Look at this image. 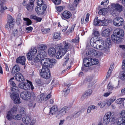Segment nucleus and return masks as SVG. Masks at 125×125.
<instances>
[{"label": "nucleus", "mask_w": 125, "mask_h": 125, "mask_svg": "<svg viewBox=\"0 0 125 125\" xmlns=\"http://www.w3.org/2000/svg\"><path fill=\"white\" fill-rule=\"evenodd\" d=\"M97 43L98 44V46H100V45H102L104 44L103 41L101 40H99L97 41Z\"/></svg>", "instance_id": "53"}, {"label": "nucleus", "mask_w": 125, "mask_h": 125, "mask_svg": "<svg viewBox=\"0 0 125 125\" xmlns=\"http://www.w3.org/2000/svg\"><path fill=\"white\" fill-rule=\"evenodd\" d=\"M125 99L124 98H119L116 100L115 102L117 104H120L123 102Z\"/></svg>", "instance_id": "44"}, {"label": "nucleus", "mask_w": 125, "mask_h": 125, "mask_svg": "<svg viewBox=\"0 0 125 125\" xmlns=\"http://www.w3.org/2000/svg\"><path fill=\"white\" fill-rule=\"evenodd\" d=\"M112 70H111V68H109L107 73V74L106 76L107 78H108L110 76L111 73L112 72Z\"/></svg>", "instance_id": "58"}, {"label": "nucleus", "mask_w": 125, "mask_h": 125, "mask_svg": "<svg viewBox=\"0 0 125 125\" xmlns=\"http://www.w3.org/2000/svg\"><path fill=\"white\" fill-rule=\"evenodd\" d=\"M24 20L25 21H26V24L27 25H29L31 24V21L29 19L27 18H24Z\"/></svg>", "instance_id": "49"}, {"label": "nucleus", "mask_w": 125, "mask_h": 125, "mask_svg": "<svg viewBox=\"0 0 125 125\" xmlns=\"http://www.w3.org/2000/svg\"><path fill=\"white\" fill-rule=\"evenodd\" d=\"M98 52L94 49L90 48L88 49L86 53H87L90 57H93L94 56H97L98 54Z\"/></svg>", "instance_id": "17"}, {"label": "nucleus", "mask_w": 125, "mask_h": 125, "mask_svg": "<svg viewBox=\"0 0 125 125\" xmlns=\"http://www.w3.org/2000/svg\"><path fill=\"white\" fill-rule=\"evenodd\" d=\"M87 67L85 66L84 65L81 68L82 71L85 72H87L88 70V68L86 67Z\"/></svg>", "instance_id": "55"}, {"label": "nucleus", "mask_w": 125, "mask_h": 125, "mask_svg": "<svg viewBox=\"0 0 125 125\" xmlns=\"http://www.w3.org/2000/svg\"><path fill=\"white\" fill-rule=\"evenodd\" d=\"M100 25L103 26H106L108 24L109 20L107 19H104L103 20L100 21Z\"/></svg>", "instance_id": "29"}, {"label": "nucleus", "mask_w": 125, "mask_h": 125, "mask_svg": "<svg viewBox=\"0 0 125 125\" xmlns=\"http://www.w3.org/2000/svg\"><path fill=\"white\" fill-rule=\"evenodd\" d=\"M116 99V97L115 96H113L111 97L110 99H105V102H106L107 105L110 106Z\"/></svg>", "instance_id": "24"}, {"label": "nucleus", "mask_w": 125, "mask_h": 125, "mask_svg": "<svg viewBox=\"0 0 125 125\" xmlns=\"http://www.w3.org/2000/svg\"><path fill=\"white\" fill-rule=\"evenodd\" d=\"M35 103H34L33 102H30L29 105L30 107L34 108L35 105Z\"/></svg>", "instance_id": "56"}, {"label": "nucleus", "mask_w": 125, "mask_h": 125, "mask_svg": "<svg viewBox=\"0 0 125 125\" xmlns=\"http://www.w3.org/2000/svg\"><path fill=\"white\" fill-rule=\"evenodd\" d=\"M120 78L123 80H125V71H123L121 72Z\"/></svg>", "instance_id": "38"}, {"label": "nucleus", "mask_w": 125, "mask_h": 125, "mask_svg": "<svg viewBox=\"0 0 125 125\" xmlns=\"http://www.w3.org/2000/svg\"><path fill=\"white\" fill-rule=\"evenodd\" d=\"M110 29L109 28H107L102 32L101 34L104 37H107L110 35Z\"/></svg>", "instance_id": "25"}, {"label": "nucleus", "mask_w": 125, "mask_h": 125, "mask_svg": "<svg viewBox=\"0 0 125 125\" xmlns=\"http://www.w3.org/2000/svg\"><path fill=\"white\" fill-rule=\"evenodd\" d=\"M68 8L72 10H74V8L73 6L71 4H69Z\"/></svg>", "instance_id": "62"}, {"label": "nucleus", "mask_w": 125, "mask_h": 125, "mask_svg": "<svg viewBox=\"0 0 125 125\" xmlns=\"http://www.w3.org/2000/svg\"><path fill=\"white\" fill-rule=\"evenodd\" d=\"M98 17L96 18L94 20L93 24L95 26H99L100 25V20L98 19Z\"/></svg>", "instance_id": "33"}, {"label": "nucleus", "mask_w": 125, "mask_h": 125, "mask_svg": "<svg viewBox=\"0 0 125 125\" xmlns=\"http://www.w3.org/2000/svg\"><path fill=\"white\" fill-rule=\"evenodd\" d=\"M124 22V19L121 17H118L114 19L113 23L115 25L119 26H122Z\"/></svg>", "instance_id": "10"}, {"label": "nucleus", "mask_w": 125, "mask_h": 125, "mask_svg": "<svg viewBox=\"0 0 125 125\" xmlns=\"http://www.w3.org/2000/svg\"><path fill=\"white\" fill-rule=\"evenodd\" d=\"M72 16L71 13L68 11H65L62 14V18L68 19Z\"/></svg>", "instance_id": "20"}, {"label": "nucleus", "mask_w": 125, "mask_h": 125, "mask_svg": "<svg viewBox=\"0 0 125 125\" xmlns=\"http://www.w3.org/2000/svg\"><path fill=\"white\" fill-rule=\"evenodd\" d=\"M112 43V41L110 38H108L106 39L105 43L104 44L106 46H107L108 48L109 47V46L111 45Z\"/></svg>", "instance_id": "36"}, {"label": "nucleus", "mask_w": 125, "mask_h": 125, "mask_svg": "<svg viewBox=\"0 0 125 125\" xmlns=\"http://www.w3.org/2000/svg\"><path fill=\"white\" fill-rule=\"evenodd\" d=\"M51 96L52 95L51 94H49L46 96H45L44 94H42L38 96V98L39 101L40 102H41L42 101H46L48 99L50 98Z\"/></svg>", "instance_id": "15"}, {"label": "nucleus", "mask_w": 125, "mask_h": 125, "mask_svg": "<svg viewBox=\"0 0 125 125\" xmlns=\"http://www.w3.org/2000/svg\"><path fill=\"white\" fill-rule=\"evenodd\" d=\"M25 109L23 107H22L19 110V112L20 114H21L22 116H24L25 114Z\"/></svg>", "instance_id": "41"}, {"label": "nucleus", "mask_w": 125, "mask_h": 125, "mask_svg": "<svg viewBox=\"0 0 125 125\" xmlns=\"http://www.w3.org/2000/svg\"><path fill=\"white\" fill-rule=\"evenodd\" d=\"M46 56L45 55L44 53H42V54L39 53L36 57L34 59V62L35 63L37 64L39 63H40L41 65H42V67H43V64H43V63H42V61H44V62H46V61H48V62H46L47 63H46V65H48V63H53L54 62H55L54 61L56 60L54 59H50L49 58H44Z\"/></svg>", "instance_id": "5"}, {"label": "nucleus", "mask_w": 125, "mask_h": 125, "mask_svg": "<svg viewBox=\"0 0 125 125\" xmlns=\"http://www.w3.org/2000/svg\"><path fill=\"white\" fill-rule=\"evenodd\" d=\"M17 111V107L16 106H13V107L9 111H10L11 113L13 114L14 113H16Z\"/></svg>", "instance_id": "45"}, {"label": "nucleus", "mask_w": 125, "mask_h": 125, "mask_svg": "<svg viewBox=\"0 0 125 125\" xmlns=\"http://www.w3.org/2000/svg\"><path fill=\"white\" fill-rule=\"evenodd\" d=\"M55 62L53 63H48V65H46L45 63H46V62H44V61H43L42 62V63L44 64H43V67H42V69L41 70L40 72V74L41 76L43 78H44L46 79H49L50 76V72L49 69L48 68V67L50 68H52L53 66L54 65L55 63L56 62V60L54 61ZM48 62V61H46V62Z\"/></svg>", "instance_id": "2"}, {"label": "nucleus", "mask_w": 125, "mask_h": 125, "mask_svg": "<svg viewBox=\"0 0 125 125\" xmlns=\"http://www.w3.org/2000/svg\"><path fill=\"white\" fill-rule=\"evenodd\" d=\"M60 33L59 32H55L54 34V39L58 40L61 39V36H60Z\"/></svg>", "instance_id": "37"}, {"label": "nucleus", "mask_w": 125, "mask_h": 125, "mask_svg": "<svg viewBox=\"0 0 125 125\" xmlns=\"http://www.w3.org/2000/svg\"><path fill=\"white\" fill-rule=\"evenodd\" d=\"M64 59L65 60L66 59V60L65 61L63 64V66H64L67 63V62L69 60V55L67 54L64 57Z\"/></svg>", "instance_id": "43"}, {"label": "nucleus", "mask_w": 125, "mask_h": 125, "mask_svg": "<svg viewBox=\"0 0 125 125\" xmlns=\"http://www.w3.org/2000/svg\"><path fill=\"white\" fill-rule=\"evenodd\" d=\"M103 123L106 125H115L116 123L118 125H125V120L123 118L120 117L118 121L114 113L110 112L105 114L104 117Z\"/></svg>", "instance_id": "1"}, {"label": "nucleus", "mask_w": 125, "mask_h": 125, "mask_svg": "<svg viewBox=\"0 0 125 125\" xmlns=\"http://www.w3.org/2000/svg\"><path fill=\"white\" fill-rule=\"evenodd\" d=\"M93 34L95 36H98L99 35V33L98 31H95L94 32Z\"/></svg>", "instance_id": "63"}, {"label": "nucleus", "mask_w": 125, "mask_h": 125, "mask_svg": "<svg viewBox=\"0 0 125 125\" xmlns=\"http://www.w3.org/2000/svg\"><path fill=\"white\" fill-rule=\"evenodd\" d=\"M49 28L42 29V31L44 33H46L50 31Z\"/></svg>", "instance_id": "52"}, {"label": "nucleus", "mask_w": 125, "mask_h": 125, "mask_svg": "<svg viewBox=\"0 0 125 125\" xmlns=\"http://www.w3.org/2000/svg\"><path fill=\"white\" fill-rule=\"evenodd\" d=\"M10 84L13 86L11 88V93H10V96L12 100H13L14 103L16 104H19L21 103L19 92L18 88L17 86H14L16 84L13 81L9 82Z\"/></svg>", "instance_id": "3"}, {"label": "nucleus", "mask_w": 125, "mask_h": 125, "mask_svg": "<svg viewBox=\"0 0 125 125\" xmlns=\"http://www.w3.org/2000/svg\"><path fill=\"white\" fill-rule=\"evenodd\" d=\"M88 96L87 94L86 93L84 94L81 97V99L82 100H83L85 98H87Z\"/></svg>", "instance_id": "54"}, {"label": "nucleus", "mask_w": 125, "mask_h": 125, "mask_svg": "<svg viewBox=\"0 0 125 125\" xmlns=\"http://www.w3.org/2000/svg\"><path fill=\"white\" fill-rule=\"evenodd\" d=\"M89 108H90L91 110L93 109H94V110H96L97 109V107L94 105H91L89 106Z\"/></svg>", "instance_id": "60"}, {"label": "nucleus", "mask_w": 125, "mask_h": 125, "mask_svg": "<svg viewBox=\"0 0 125 125\" xmlns=\"http://www.w3.org/2000/svg\"><path fill=\"white\" fill-rule=\"evenodd\" d=\"M56 9L58 11L60 12L61 11L63 10V8L62 6H59L57 7Z\"/></svg>", "instance_id": "59"}, {"label": "nucleus", "mask_w": 125, "mask_h": 125, "mask_svg": "<svg viewBox=\"0 0 125 125\" xmlns=\"http://www.w3.org/2000/svg\"><path fill=\"white\" fill-rule=\"evenodd\" d=\"M58 110V108L57 105H53L50 109V111L49 113V115L51 114L52 115L55 114L57 112Z\"/></svg>", "instance_id": "21"}, {"label": "nucleus", "mask_w": 125, "mask_h": 125, "mask_svg": "<svg viewBox=\"0 0 125 125\" xmlns=\"http://www.w3.org/2000/svg\"><path fill=\"white\" fill-rule=\"evenodd\" d=\"M47 46L46 44H40L38 45L37 48L39 50V53L40 54L44 53L45 55L46 56V53L44 51L46 49Z\"/></svg>", "instance_id": "14"}, {"label": "nucleus", "mask_w": 125, "mask_h": 125, "mask_svg": "<svg viewBox=\"0 0 125 125\" xmlns=\"http://www.w3.org/2000/svg\"><path fill=\"white\" fill-rule=\"evenodd\" d=\"M56 52L55 49L53 47H51L49 49L48 53L50 56L54 57L55 56Z\"/></svg>", "instance_id": "23"}, {"label": "nucleus", "mask_w": 125, "mask_h": 125, "mask_svg": "<svg viewBox=\"0 0 125 125\" xmlns=\"http://www.w3.org/2000/svg\"><path fill=\"white\" fill-rule=\"evenodd\" d=\"M20 68L19 65H15L12 68L11 71L12 74H14L16 73L19 71Z\"/></svg>", "instance_id": "28"}, {"label": "nucleus", "mask_w": 125, "mask_h": 125, "mask_svg": "<svg viewBox=\"0 0 125 125\" xmlns=\"http://www.w3.org/2000/svg\"><path fill=\"white\" fill-rule=\"evenodd\" d=\"M63 91L64 92V96H66L70 92V89L68 88L66 89H64L63 90Z\"/></svg>", "instance_id": "46"}, {"label": "nucleus", "mask_w": 125, "mask_h": 125, "mask_svg": "<svg viewBox=\"0 0 125 125\" xmlns=\"http://www.w3.org/2000/svg\"><path fill=\"white\" fill-rule=\"evenodd\" d=\"M79 37H77L75 39H72V41L74 43H77L79 42Z\"/></svg>", "instance_id": "51"}, {"label": "nucleus", "mask_w": 125, "mask_h": 125, "mask_svg": "<svg viewBox=\"0 0 125 125\" xmlns=\"http://www.w3.org/2000/svg\"><path fill=\"white\" fill-rule=\"evenodd\" d=\"M26 61L25 57L24 56H21L17 58L16 62L17 63H20L22 65H25Z\"/></svg>", "instance_id": "18"}, {"label": "nucleus", "mask_w": 125, "mask_h": 125, "mask_svg": "<svg viewBox=\"0 0 125 125\" xmlns=\"http://www.w3.org/2000/svg\"><path fill=\"white\" fill-rule=\"evenodd\" d=\"M123 7L119 3H113L111 5V8L110 10L109 8L108 10L110 11V13L113 16L116 15L117 11L121 12L123 10Z\"/></svg>", "instance_id": "6"}, {"label": "nucleus", "mask_w": 125, "mask_h": 125, "mask_svg": "<svg viewBox=\"0 0 125 125\" xmlns=\"http://www.w3.org/2000/svg\"><path fill=\"white\" fill-rule=\"evenodd\" d=\"M88 59L86 58H85L83 60V64L86 67H88L90 66L91 64H90V62L88 61V59Z\"/></svg>", "instance_id": "34"}, {"label": "nucleus", "mask_w": 125, "mask_h": 125, "mask_svg": "<svg viewBox=\"0 0 125 125\" xmlns=\"http://www.w3.org/2000/svg\"><path fill=\"white\" fill-rule=\"evenodd\" d=\"M107 104L106 102H105V99L102 103L101 102H100L98 104V105H100V107L101 108L104 107L105 105Z\"/></svg>", "instance_id": "40"}, {"label": "nucleus", "mask_w": 125, "mask_h": 125, "mask_svg": "<svg viewBox=\"0 0 125 125\" xmlns=\"http://www.w3.org/2000/svg\"><path fill=\"white\" fill-rule=\"evenodd\" d=\"M21 97L25 100H28L31 98V94L30 92L25 91L22 92L20 94Z\"/></svg>", "instance_id": "9"}, {"label": "nucleus", "mask_w": 125, "mask_h": 125, "mask_svg": "<svg viewBox=\"0 0 125 125\" xmlns=\"http://www.w3.org/2000/svg\"><path fill=\"white\" fill-rule=\"evenodd\" d=\"M63 45L64 46V47L66 50H68L69 49L71 45V44L67 42L66 41H63L62 42Z\"/></svg>", "instance_id": "31"}, {"label": "nucleus", "mask_w": 125, "mask_h": 125, "mask_svg": "<svg viewBox=\"0 0 125 125\" xmlns=\"http://www.w3.org/2000/svg\"><path fill=\"white\" fill-rule=\"evenodd\" d=\"M62 54V55H64L66 53L67 50L65 49L62 48L58 51Z\"/></svg>", "instance_id": "42"}, {"label": "nucleus", "mask_w": 125, "mask_h": 125, "mask_svg": "<svg viewBox=\"0 0 125 125\" xmlns=\"http://www.w3.org/2000/svg\"><path fill=\"white\" fill-rule=\"evenodd\" d=\"M94 38H91L90 41V45L94 48L97 49V45L98 44L97 43V40H95L94 39Z\"/></svg>", "instance_id": "22"}, {"label": "nucleus", "mask_w": 125, "mask_h": 125, "mask_svg": "<svg viewBox=\"0 0 125 125\" xmlns=\"http://www.w3.org/2000/svg\"><path fill=\"white\" fill-rule=\"evenodd\" d=\"M108 48L107 46H106L104 44L102 45H100V46H98L97 49L100 50H103L104 51H106Z\"/></svg>", "instance_id": "32"}, {"label": "nucleus", "mask_w": 125, "mask_h": 125, "mask_svg": "<svg viewBox=\"0 0 125 125\" xmlns=\"http://www.w3.org/2000/svg\"><path fill=\"white\" fill-rule=\"evenodd\" d=\"M107 12L106 8H102L98 12V14L100 15H104Z\"/></svg>", "instance_id": "30"}, {"label": "nucleus", "mask_w": 125, "mask_h": 125, "mask_svg": "<svg viewBox=\"0 0 125 125\" xmlns=\"http://www.w3.org/2000/svg\"><path fill=\"white\" fill-rule=\"evenodd\" d=\"M14 77L15 79L19 82H23L25 80L22 74L19 72L16 73Z\"/></svg>", "instance_id": "16"}, {"label": "nucleus", "mask_w": 125, "mask_h": 125, "mask_svg": "<svg viewBox=\"0 0 125 125\" xmlns=\"http://www.w3.org/2000/svg\"><path fill=\"white\" fill-rule=\"evenodd\" d=\"M124 34V31L123 30L116 29L114 31V34L111 35V39L114 42L119 43L123 39Z\"/></svg>", "instance_id": "4"}, {"label": "nucleus", "mask_w": 125, "mask_h": 125, "mask_svg": "<svg viewBox=\"0 0 125 125\" xmlns=\"http://www.w3.org/2000/svg\"><path fill=\"white\" fill-rule=\"evenodd\" d=\"M27 83H27H22L19 84V87L21 89L26 90H30L31 88L32 90L33 89V87L32 85V83L30 81L27 80Z\"/></svg>", "instance_id": "7"}, {"label": "nucleus", "mask_w": 125, "mask_h": 125, "mask_svg": "<svg viewBox=\"0 0 125 125\" xmlns=\"http://www.w3.org/2000/svg\"><path fill=\"white\" fill-rule=\"evenodd\" d=\"M46 8V5H42V6H37L35 8V10L38 14L42 15L45 11Z\"/></svg>", "instance_id": "8"}, {"label": "nucleus", "mask_w": 125, "mask_h": 125, "mask_svg": "<svg viewBox=\"0 0 125 125\" xmlns=\"http://www.w3.org/2000/svg\"><path fill=\"white\" fill-rule=\"evenodd\" d=\"M54 4L56 5H58L61 2V0H52Z\"/></svg>", "instance_id": "50"}, {"label": "nucleus", "mask_w": 125, "mask_h": 125, "mask_svg": "<svg viewBox=\"0 0 125 125\" xmlns=\"http://www.w3.org/2000/svg\"><path fill=\"white\" fill-rule=\"evenodd\" d=\"M26 0H24L22 3L23 5L25 6L26 8L28 11H30L32 10L33 8L34 5L30 3L26 4Z\"/></svg>", "instance_id": "19"}, {"label": "nucleus", "mask_w": 125, "mask_h": 125, "mask_svg": "<svg viewBox=\"0 0 125 125\" xmlns=\"http://www.w3.org/2000/svg\"><path fill=\"white\" fill-rule=\"evenodd\" d=\"M37 52V50L35 47L31 49V51L27 54V56L28 59L29 60H32Z\"/></svg>", "instance_id": "12"}, {"label": "nucleus", "mask_w": 125, "mask_h": 125, "mask_svg": "<svg viewBox=\"0 0 125 125\" xmlns=\"http://www.w3.org/2000/svg\"><path fill=\"white\" fill-rule=\"evenodd\" d=\"M92 80V78L91 76H89L87 77L86 80L88 82L91 81Z\"/></svg>", "instance_id": "61"}, {"label": "nucleus", "mask_w": 125, "mask_h": 125, "mask_svg": "<svg viewBox=\"0 0 125 125\" xmlns=\"http://www.w3.org/2000/svg\"><path fill=\"white\" fill-rule=\"evenodd\" d=\"M21 114H18L15 116L13 115V118L16 120H20L21 118Z\"/></svg>", "instance_id": "39"}, {"label": "nucleus", "mask_w": 125, "mask_h": 125, "mask_svg": "<svg viewBox=\"0 0 125 125\" xmlns=\"http://www.w3.org/2000/svg\"><path fill=\"white\" fill-rule=\"evenodd\" d=\"M13 114L10 111H9L8 112L6 117L8 120L10 121L13 118V115H12Z\"/></svg>", "instance_id": "35"}, {"label": "nucleus", "mask_w": 125, "mask_h": 125, "mask_svg": "<svg viewBox=\"0 0 125 125\" xmlns=\"http://www.w3.org/2000/svg\"><path fill=\"white\" fill-rule=\"evenodd\" d=\"M37 6H42V5H45L44 4V2L43 0H38L37 1Z\"/></svg>", "instance_id": "48"}, {"label": "nucleus", "mask_w": 125, "mask_h": 125, "mask_svg": "<svg viewBox=\"0 0 125 125\" xmlns=\"http://www.w3.org/2000/svg\"><path fill=\"white\" fill-rule=\"evenodd\" d=\"M122 69L124 70L123 71H125V60L122 63Z\"/></svg>", "instance_id": "64"}, {"label": "nucleus", "mask_w": 125, "mask_h": 125, "mask_svg": "<svg viewBox=\"0 0 125 125\" xmlns=\"http://www.w3.org/2000/svg\"><path fill=\"white\" fill-rule=\"evenodd\" d=\"M31 119V117L28 116H25L22 118L23 122L26 125H28L30 123Z\"/></svg>", "instance_id": "26"}, {"label": "nucleus", "mask_w": 125, "mask_h": 125, "mask_svg": "<svg viewBox=\"0 0 125 125\" xmlns=\"http://www.w3.org/2000/svg\"><path fill=\"white\" fill-rule=\"evenodd\" d=\"M120 115L121 116V117L124 118L125 117V110L122 111L121 112Z\"/></svg>", "instance_id": "57"}, {"label": "nucleus", "mask_w": 125, "mask_h": 125, "mask_svg": "<svg viewBox=\"0 0 125 125\" xmlns=\"http://www.w3.org/2000/svg\"><path fill=\"white\" fill-rule=\"evenodd\" d=\"M56 58L58 59H60L61 58L62 56H63L62 55V54L58 51L55 55Z\"/></svg>", "instance_id": "47"}, {"label": "nucleus", "mask_w": 125, "mask_h": 125, "mask_svg": "<svg viewBox=\"0 0 125 125\" xmlns=\"http://www.w3.org/2000/svg\"><path fill=\"white\" fill-rule=\"evenodd\" d=\"M7 19V23L6 25V27L8 28L9 26L10 28L11 29L13 26L14 19L10 15H8Z\"/></svg>", "instance_id": "11"}, {"label": "nucleus", "mask_w": 125, "mask_h": 125, "mask_svg": "<svg viewBox=\"0 0 125 125\" xmlns=\"http://www.w3.org/2000/svg\"><path fill=\"white\" fill-rule=\"evenodd\" d=\"M88 60L90 62V64L91 63L92 65H96L98 63V60L95 58L92 59V57L89 58Z\"/></svg>", "instance_id": "27"}, {"label": "nucleus", "mask_w": 125, "mask_h": 125, "mask_svg": "<svg viewBox=\"0 0 125 125\" xmlns=\"http://www.w3.org/2000/svg\"><path fill=\"white\" fill-rule=\"evenodd\" d=\"M71 108V107L67 106H65L60 110L58 113V115L62 117Z\"/></svg>", "instance_id": "13"}]
</instances>
